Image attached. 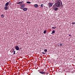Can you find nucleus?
<instances>
[{
  "instance_id": "1a4fd4ad",
  "label": "nucleus",
  "mask_w": 75,
  "mask_h": 75,
  "mask_svg": "<svg viewBox=\"0 0 75 75\" xmlns=\"http://www.w3.org/2000/svg\"><path fill=\"white\" fill-rule=\"evenodd\" d=\"M23 10L24 11H27V8H24L23 9Z\"/></svg>"
},
{
  "instance_id": "f3484780",
  "label": "nucleus",
  "mask_w": 75,
  "mask_h": 75,
  "mask_svg": "<svg viewBox=\"0 0 75 75\" xmlns=\"http://www.w3.org/2000/svg\"><path fill=\"white\" fill-rule=\"evenodd\" d=\"M1 17L3 18L4 17V14H2L1 15Z\"/></svg>"
},
{
  "instance_id": "6e6552de",
  "label": "nucleus",
  "mask_w": 75,
  "mask_h": 75,
  "mask_svg": "<svg viewBox=\"0 0 75 75\" xmlns=\"http://www.w3.org/2000/svg\"><path fill=\"white\" fill-rule=\"evenodd\" d=\"M8 8H7V6H5L4 7V9L5 10H7L8 9Z\"/></svg>"
},
{
  "instance_id": "b1692460",
  "label": "nucleus",
  "mask_w": 75,
  "mask_h": 75,
  "mask_svg": "<svg viewBox=\"0 0 75 75\" xmlns=\"http://www.w3.org/2000/svg\"><path fill=\"white\" fill-rule=\"evenodd\" d=\"M42 53L43 54H45L46 53H44V52H42Z\"/></svg>"
},
{
  "instance_id": "f03ea898",
  "label": "nucleus",
  "mask_w": 75,
  "mask_h": 75,
  "mask_svg": "<svg viewBox=\"0 0 75 75\" xmlns=\"http://www.w3.org/2000/svg\"><path fill=\"white\" fill-rule=\"evenodd\" d=\"M21 9H23L24 7H25V4H21Z\"/></svg>"
},
{
  "instance_id": "dca6fc26",
  "label": "nucleus",
  "mask_w": 75,
  "mask_h": 75,
  "mask_svg": "<svg viewBox=\"0 0 75 75\" xmlns=\"http://www.w3.org/2000/svg\"><path fill=\"white\" fill-rule=\"evenodd\" d=\"M41 7H44V5L43 4H42L40 5Z\"/></svg>"
},
{
  "instance_id": "c756f323",
  "label": "nucleus",
  "mask_w": 75,
  "mask_h": 75,
  "mask_svg": "<svg viewBox=\"0 0 75 75\" xmlns=\"http://www.w3.org/2000/svg\"><path fill=\"white\" fill-rule=\"evenodd\" d=\"M9 2H11L10 1Z\"/></svg>"
},
{
  "instance_id": "2eb2a0df",
  "label": "nucleus",
  "mask_w": 75,
  "mask_h": 75,
  "mask_svg": "<svg viewBox=\"0 0 75 75\" xmlns=\"http://www.w3.org/2000/svg\"><path fill=\"white\" fill-rule=\"evenodd\" d=\"M44 51L45 52H47V50L45 49L44 50Z\"/></svg>"
},
{
  "instance_id": "ddd939ff",
  "label": "nucleus",
  "mask_w": 75,
  "mask_h": 75,
  "mask_svg": "<svg viewBox=\"0 0 75 75\" xmlns=\"http://www.w3.org/2000/svg\"><path fill=\"white\" fill-rule=\"evenodd\" d=\"M13 51H12L13 52V54H16V51L14 50H13Z\"/></svg>"
},
{
  "instance_id": "c85d7f7f",
  "label": "nucleus",
  "mask_w": 75,
  "mask_h": 75,
  "mask_svg": "<svg viewBox=\"0 0 75 75\" xmlns=\"http://www.w3.org/2000/svg\"><path fill=\"white\" fill-rule=\"evenodd\" d=\"M61 0H59V1H60Z\"/></svg>"
},
{
  "instance_id": "f257e3e1",
  "label": "nucleus",
  "mask_w": 75,
  "mask_h": 75,
  "mask_svg": "<svg viewBox=\"0 0 75 75\" xmlns=\"http://www.w3.org/2000/svg\"><path fill=\"white\" fill-rule=\"evenodd\" d=\"M55 5L56 7H60V6L61 5L60 1H58L57 2L55 3Z\"/></svg>"
},
{
  "instance_id": "cd10ccee",
  "label": "nucleus",
  "mask_w": 75,
  "mask_h": 75,
  "mask_svg": "<svg viewBox=\"0 0 75 75\" xmlns=\"http://www.w3.org/2000/svg\"><path fill=\"white\" fill-rule=\"evenodd\" d=\"M69 36H71V35H69Z\"/></svg>"
},
{
  "instance_id": "f8f14e48",
  "label": "nucleus",
  "mask_w": 75,
  "mask_h": 75,
  "mask_svg": "<svg viewBox=\"0 0 75 75\" xmlns=\"http://www.w3.org/2000/svg\"><path fill=\"white\" fill-rule=\"evenodd\" d=\"M57 28V27H56V26H55V27H52V29H55V28Z\"/></svg>"
},
{
  "instance_id": "9d476101",
  "label": "nucleus",
  "mask_w": 75,
  "mask_h": 75,
  "mask_svg": "<svg viewBox=\"0 0 75 75\" xmlns=\"http://www.w3.org/2000/svg\"><path fill=\"white\" fill-rule=\"evenodd\" d=\"M55 33V30H54L52 31V32L51 33V34H54Z\"/></svg>"
},
{
  "instance_id": "423d86ee",
  "label": "nucleus",
  "mask_w": 75,
  "mask_h": 75,
  "mask_svg": "<svg viewBox=\"0 0 75 75\" xmlns=\"http://www.w3.org/2000/svg\"><path fill=\"white\" fill-rule=\"evenodd\" d=\"M39 73H40V74H45V72H42L41 71H39Z\"/></svg>"
},
{
  "instance_id": "a211bd4d",
  "label": "nucleus",
  "mask_w": 75,
  "mask_h": 75,
  "mask_svg": "<svg viewBox=\"0 0 75 75\" xmlns=\"http://www.w3.org/2000/svg\"><path fill=\"white\" fill-rule=\"evenodd\" d=\"M27 3H28V4H31V2L29 1H27Z\"/></svg>"
},
{
  "instance_id": "9b49d317",
  "label": "nucleus",
  "mask_w": 75,
  "mask_h": 75,
  "mask_svg": "<svg viewBox=\"0 0 75 75\" xmlns=\"http://www.w3.org/2000/svg\"><path fill=\"white\" fill-rule=\"evenodd\" d=\"M54 11H57L58 10V8H55L54 9Z\"/></svg>"
},
{
  "instance_id": "7ed1b4c3",
  "label": "nucleus",
  "mask_w": 75,
  "mask_h": 75,
  "mask_svg": "<svg viewBox=\"0 0 75 75\" xmlns=\"http://www.w3.org/2000/svg\"><path fill=\"white\" fill-rule=\"evenodd\" d=\"M53 4H54V3L49 2L48 4V6L49 7H51L52 6V5H53Z\"/></svg>"
},
{
  "instance_id": "393cba45",
  "label": "nucleus",
  "mask_w": 75,
  "mask_h": 75,
  "mask_svg": "<svg viewBox=\"0 0 75 75\" xmlns=\"http://www.w3.org/2000/svg\"><path fill=\"white\" fill-rule=\"evenodd\" d=\"M72 24H75V22H73L72 23Z\"/></svg>"
},
{
  "instance_id": "4468645a",
  "label": "nucleus",
  "mask_w": 75,
  "mask_h": 75,
  "mask_svg": "<svg viewBox=\"0 0 75 75\" xmlns=\"http://www.w3.org/2000/svg\"><path fill=\"white\" fill-rule=\"evenodd\" d=\"M52 8H55V5H54L52 6Z\"/></svg>"
},
{
  "instance_id": "4be33fe9",
  "label": "nucleus",
  "mask_w": 75,
  "mask_h": 75,
  "mask_svg": "<svg viewBox=\"0 0 75 75\" xmlns=\"http://www.w3.org/2000/svg\"><path fill=\"white\" fill-rule=\"evenodd\" d=\"M55 1L56 3H57V2H58V0H55Z\"/></svg>"
},
{
  "instance_id": "a878e982",
  "label": "nucleus",
  "mask_w": 75,
  "mask_h": 75,
  "mask_svg": "<svg viewBox=\"0 0 75 75\" xmlns=\"http://www.w3.org/2000/svg\"><path fill=\"white\" fill-rule=\"evenodd\" d=\"M21 2V4H23V3H24V1H22Z\"/></svg>"
},
{
  "instance_id": "6ab92c4d",
  "label": "nucleus",
  "mask_w": 75,
  "mask_h": 75,
  "mask_svg": "<svg viewBox=\"0 0 75 75\" xmlns=\"http://www.w3.org/2000/svg\"><path fill=\"white\" fill-rule=\"evenodd\" d=\"M60 6H61V7H63V4H62V3L60 4Z\"/></svg>"
},
{
  "instance_id": "39448f33",
  "label": "nucleus",
  "mask_w": 75,
  "mask_h": 75,
  "mask_svg": "<svg viewBox=\"0 0 75 75\" xmlns=\"http://www.w3.org/2000/svg\"><path fill=\"white\" fill-rule=\"evenodd\" d=\"M8 4H9V2H8L7 3H6L5 5V6H8Z\"/></svg>"
},
{
  "instance_id": "5701e85b",
  "label": "nucleus",
  "mask_w": 75,
  "mask_h": 75,
  "mask_svg": "<svg viewBox=\"0 0 75 75\" xmlns=\"http://www.w3.org/2000/svg\"><path fill=\"white\" fill-rule=\"evenodd\" d=\"M60 46H62V43H60Z\"/></svg>"
},
{
  "instance_id": "0eeeda50",
  "label": "nucleus",
  "mask_w": 75,
  "mask_h": 75,
  "mask_svg": "<svg viewBox=\"0 0 75 75\" xmlns=\"http://www.w3.org/2000/svg\"><path fill=\"white\" fill-rule=\"evenodd\" d=\"M34 7L35 8H37V7H38V5H37V4H35L34 5Z\"/></svg>"
},
{
  "instance_id": "bb28decb",
  "label": "nucleus",
  "mask_w": 75,
  "mask_h": 75,
  "mask_svg": "<svg viewBox=\"0 0 75 75\" xmlns=\"http://www.w3.org/2000/svg\"><path fill=\"white\" fill-rule=\"evenodd\" d=\"M60 1L61 4L62 3V1Z\"/></svg>"
},
{
  "instance_id": "20e7f679",
  "label": "nucleus",
  "mask_w": 75,
  "mask_h": 75,
  "mask_svg": "<svg viewBox=\"0 0 75 75\" xmlns=\"http://www.w3.org/2000/svg\"><path fill=\"white\" fill-rule=\"evenodd\" d=\"M15 48L17 51H18V50H19V49H20V48L18 47V46H16Z\"/></svg>"
},
{
  "instance_id": "412c9836",
  "label": "nucleus",
  "mask_w": 75,
  "mask_h": 75,
  "mask_svg": "<svg viewBox=\"0 0 75 75\" xmlns=\"http://www.w3.org/2000/svg\"><path fill=\"white\" fill-rule=\"evenodd\" d=\"M46 32H47V31H46V30H45L44 32V34H45V33H46Z\"/></svg>"
},
{
  "instance_id": "aec40b11",
  "label": "nucleus",
  "mask_w": 75,
  "mask_h": 75,
  "mask_svg": "<svg viewBox=\"0 0 75 75\" xmlns=\"http://www.w3.org/2000/svg\"><path fill=\"white\" fill-rule=\"evenodd\" d=\"M17 4H21V2H19L18 3H17Z\"/></svg>"
}]
</instances>
